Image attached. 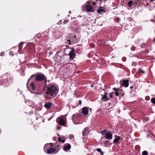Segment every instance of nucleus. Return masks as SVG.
<instances>
[{
    "label": "nucleus",
    "instance_id": "nucleus-4",
    "mask_svg": "<svg viewBox=\"0 0 155 155\" xmlns=\"http://www.w3.org/2000/svg\"><path fill=\"white\" fill-rule=\"evenodd\" d=\"M11 79L10 74L7 73L3 77V81L2 82L0 81V84L4 85L8 84L11 82Z\"/></svg>",
    "mask_w": 155,
    "mask_h": 155
},
{
    "label": "nucleus",
    "instance_id": "nucleus-11",
    "mask_svg": "<svg viewBox=\"0 0 155 155\" xmlns=\"http://www.w3.org/2000/svg\"><path fill=\"white\" fill-rule=\"evenodd\" d=\"M55 149L54 148H50L49 149H47V153H48V154H50L51 153H52L54 152L55 151Z\"/></svg>",
    "mask_w": 155,
    "mask_h": 155
},
{
    "label": "nucleus",
    "instance_id": "nucleus-43",
    "mask_svg": "<svg viewBox=\"0 0 155 155\" xmlns=\"http://www.w3.org/2000/svg\"><path fill=\"white\" fill-rule=\"evenodd\" d=\"M93 4L94 5H96V3H95V2H93Z\"/></svg>",
    "mask_w": 155,
    "mask_h": 155
},
{
    "label": "nucleus",
    "instance_id": "nucleus-12",
    "mask_svg": "<svg viewBox=\"0 0 155 155\" xmlns=\"http://www.w3.org/2000/svg\"><path fill=\"white\" fill-rule=\"evenodd\" d=\"M57 58H59V61H60L62 58V55L61 54V53L60 51H59L57 53Z\"/></svg>",
    "mask_w": 155,
    "mask_h": 155
},
{
    "label": "nucleus",
    "instance_id": "nucleus-40",
    "mask_svg": "<svg viewBox=\"0 0 155 155\" xmlns=\"http://www.w3.org/2000/svg\"><path fill=\"white\" fill-rule=\"evenodd\" d=\"M79 104H81V100H79Z\"/></svg>",
    "mask_w": 155,
    "mask_h": 155
},
{
    "label": "nucleus",
    "instance_id": "nucleus-14",
    "mask_svg": "<svg viewBox=\"0 0 155 155\" xmlns=\"http://www.w3.org/2000/svg\"><path fill=\"white\" fill-rule=\"evenodd\" d=\"M71 145L70 144H68L64 147V151H66L67 150H70L71 148Z\"/></svg>",
    "mask_w": 155,
    "mask_h": 155
},
{
    "label": "nucleus",
    "instance_id": "nucleus-19",
    "mask_svg": "<svg viewBox=\"0 0 155 155\" xmlns=\"http://www.w3.org/2000/svg\"><path fill=\"white\" fill-rule=\"evenodd\" d=\"M97 11L98 13H101L104 12V9H101V8H100L97 10Z\"/></svg>",
    "mask_w": 155,
    "mask_h": 155
},
{
    "label": "nucleus",
    "instance_id": "nucleus-30",
    "mask_svg": "<svg viewBox=\"0 0 155 155\" xmlns=\"http://www.w3.org/2000/svg\"><path fill=\"white\" fill-rule=\"evenodd\" d=\"M48 145H50V144H47L45 145L44 147V150H45V148H46V147L48 146Z\"/></svg>",
    "mask_w": 155,
    "mask_h": 155
},
{
    "label": "nucleus",
    "instance_id": "nucleus-26",
    "mask_svg": "<svg viewBox=\"0 0 155 155\" xmlns=\"http://www.w3.org/2000/svg\"><path fill=\"white\" fill-rule=\"evenodd\" d=\"M35 76V75L34 74H33V75H32L31 77L28 80V82H27V84L28 83L29 81L31 79V78L33 77L34 76Z\"/></svg>",
    "mask_w": 155,
    "mask_h": 155
},
{
    "label": "nucleus",
    "instance_id": "nucleus-25",
    "mask_svg": "<svg viewBox=\"0 0 155 155\" xmlns=\"http://www.w3.org/2000/svg\"><path fill=\"white\" fill-rule=\"evenodd\" d=\"M147 152L146 151H144L142 152V155H147Z\"/></svg>",
    "mask_w": 155,
    "mask_h": 155
},
{
    "label": "nucleus",
    "instance_id": "nucleus-44",
    "mask_svg": "<svg viewBox=\"0 0 155 155\" xmlns=\"http://www.w3.org/2000/svg\"><path fill=\"white\" fill-rule=\"evenodd\" d=\"M69 13L70 14V13H71V11H69Z\"/></svg>",
    "mask_w": 155,
    "mask_h": 155
},
{
    "label": "nucleus",
    "instance_id": "nucleus-46",
    "mask_svg": "<svg viewBox=\"0 0 155 155\" xmlns=\"http://www.w3.org/2000/svg\"><path fill=\"white\" fill-rule=\"evenodd\" d=\"M57 129H60V128H58V127H57Z\"/></svg>",
    "mask_w": 155,
    "mask_h": 155
},
{
    "label": "nucleus",
    "instance_id": "nucleus-45",
    "mask_svg": "<svg viewBox=\"0 0 155 155\" xmlns=\"http://www.w3.org/2000/svg\"><path fill=\"white\" fill-rule=\"evenodd\" d=\"M91 87H93V85H92L91 86Z\"/></svg>",
    "mask_w": 155,
    "mask_h": 155
},
{
    "label": "nucleus",
    "instance_id": "nucleus-33",
    "mask_svg": "<svg viewBox=\"0 0 155 155\" xmlns=\"http://www.w3.org/2000/svg\"><path fill=\"white\" fill-rule=\"evenodd\" d=\"M5 54V52H2L1 53H0V55L1 56H3Z\"/></svg>",
    "mask_w": 155,
    "mask_h": 155
},
{
    "label": "nucleus",
    "instance_id": "nucleus-23",
    "mask_svg": "<svg viewBox=\"0 0 155 155\" xmlns=\"http://www.w3.org/2000/svg\"><path fill=\"white\" fill-rule=\"evenodd\" d=\"M151 101L152 103L155 104V98H152Z\"/></svg>",
    "mask_w": 155,
    "mask_h": 155
},
{
    "label": "nucleus",
    "instance_id": "nucleus-5",
    "mask_svg": "<svg viewBox=\"0 0 155 155\" xmlns=\"http://www.w3.org/2000/svg\"><path fill=\"white\" fill-rule=\"evenodd\" d=\"M35 79L36 81H45V85H46L47 81V78L43 74H38L35 77Z\"/></svg>",
    "mask_w": 155,
    "mask_h": 155
},
{
    "label": "nucleus",
    "instance_id": "nucleus-22",
    "mask_svg": "<svg viewBox=\"0 0 155 155\" xmlns=\"http://www.w3.org/2000/svg\"><path fill=\"white\" fill-rule=\"evenodd\" d=\"M69 21V20L68 19H65L63 21L64 24H65L68 23Z\"/></svg>",
    "mask_w": 155,
    "mask_h": 155
},
{
    "label": "nucleus",
    "instance_id": "nucleus-13",
    "mask_svg": "<svg viewBox=\"0 0 155 155\" xmlns=\"http://www.w3.org/2000/svg\"><path fill=\"white\" fill-rule=\"evenodd\" d=\"M92 8L90 5H87L86 6V10L87 11L90 12L92 11Z\"/></svg>",
    "mask_w": 155,
    "mask_h": 155
},
{
    "label": "nucleus",
    "instance_id": "nucleus-9",
    "mask_svg": "<svg viewBox=\"0 0 155 155\" xmlns=\"http://www.w3.org/2000/svg\"><path fill=\"white\" fill-rule=\"evenodd\" d=\"M122 85L123 86H125L126 87H127L128 86L129 83H128V80H126L122 81Z\"/></svg>",
    "mask_w": 155,
    "mask_h": 155
},
{
    "label": "nucleus",
    "instance_id": "nucleus-21",
    "mask_svg": "<svg viewBox=\"0 0 155 155\" xmlns=\"http://www.w3.org/2000/svg\"><path fill=\"white\" fill-rule=\"evenodd\" d=\"M107 131V130H104L103 131H101V133L102 135H104L105 134V133H106Z\"/></svg>",
    "mask_w": 155,
    "mask_h": 155
},
{
    "label": "nucleus",
    "instance_id": "nucleus-3",
    "mask_svg": "<svg viewBox=\"0 0 155 155\" xmlns=\"http://www.w3.org/2000/svg\"><path fill=\"white\" fill-rule=\"evenodd\" d=\"M64 53L65 55H69L70 59H73L75 56L74 49L72 48H66L64 49Z\"/></svg>",
    "mask_w": 155,
    "mask_h": 155
},
{
    "label": "nucleus",
    "instance_id": "nucleus-27",
    "mask_svg": "<svg viewBox=\"0 0 155 155\" xmlns=\"http://www.w3.org/2000/svg\"><path fill=\"white\" fill-rule=\"evenodd\" d=\"M118 92V91H117L115 92V94L116 96H118L119 94Z\"/></svg>",
    "mask_w": 155,
    "mask_h": 155
},
{
    "label": "nucleus",
    "instance_id": "nucleus-34",
    "mask_svg": "<svg viewBox=\"0 0 155 155\" xmlns=\"http://www.w3.org/2000/svg\"><path fill=\"white\" fill-rule=\"evenodd\" d=\"M90 46L92 48H94V44H90Z\"/></svg>",
    "mask_w": 155,
    "mask_h": 155
},
{
    "label": "nucleus",
    "instance_id": "nucleus-41",
    "mask_svg": "<svg viewBox=\"0 0 155 155\" xmlns=\"http://www.w3.org/2000/svg\"><path fill=\"white\" fill-rule=\"evenodd\" d=\"M101 154L103 155L104 154V153L102 152H101Z\"/></svg>",
    "mask_w": 155,
    "mask_h": 155
},
{
    "label": "nucleus",
    "instance_id": "nucleus-39",
    "mask_svg": "<svg viewBox=\"0 0 155 155\" xmlns=\"http://www.w3.org/2000/svg\"><path fill=\"white\" fill-rule=\"evenodd\" d=\"M53 53H52V52L51 51H50V52H49V54H50V55H51Z\"/></svg>",
    "mask_w": 155,
    "mask_h": 155
},
{
    "label": "nucleus",
    "instance_id": "nucleus-47",
    "mask_svg": "<svg viewBox=\"0 0 155 155\" xmlns=\"http://www.w3.org/2000/svg\"><path fill=\"white\" fill-rule=\"evenodd\" d=\"M55 138H53L54 139H55Z\"/></svg>",
    "mask_w": 155,
    "mask_h": 155
},
{
    "label": "nucleus",
    "instance_id": "nucleus-17",
    "mask_svg": "<svg viewBox=\"0 0 155 155\" xmlns=\"http://www.w3.org/2000/svg\"><path fill=\"white\" fill-rule=\"evenodd\" d=\"M23 44V43L21 42L20 43L19 46V50L20 51L22 48V45Z\"/></svg>",
    "mask_w": 155,
    "mask_h": 155
},
{
    "label": "nucleus",
    "instance_id": "nucleus-6",
    "mask_svg": "<svg viewBox=\"0 0 155 155\" xmlns=\"http://www.w3.org/2000/svg\"><path fill=\"white\" fill-rule=\"evenodd\" d=\"M59 123L62 125H64L65 124V117L62 116L59 118Z\"/></svg>",
    "mask_w": 155,
    "mask_h": 155
},
{
    "label": "nucleus",
    "instance_id": "nucleus-51",
    "mask_svg": "<svg viewBox=\"0 0 155 155\" xmlns=\"http://www.w3.org/2000/svg\"><path fill=\"white\" fill-rule=\"evenodd\" d=\"M154 32H155V30H154Z\"/></svg>",
    "mask_w": 155,
    "mask_h": 155
},
{
    "label": "nucleus",
    "instance_id": "nucleus-37",
    "mask_svg": "<svg viewBox=\"0 0 155 155\" xmlns=\"http://www.w3.org/2000/svg\"><path fill=\"white\" fill-rule=\"evenodd\" d=\"M133 3V2L132 1H130V2H128V4L130 5L131 4H132Z\"/></svg>",
    "mask_w": 155,
    "mask_h": 155
},
{
    "label": "nucleus",
    "instance_id": "nucleus-24",
    "mask_svg": "<svg viewBox=\"0 0 155 155\" xmlns=\"http://www.w3.org/2000/svg\"><path fill=\"white\" fill-rule=\"evenodd\" d=\"M69 138L70 139H73L74 138V136L73 135H70L69 136Z\"/></svg>",
    "mask_w": 155,
    "mask_h": 155
},
{
    "label": "nucleus",
    "instance_id": "nucleus-28",
    "mask_svg": "<svg viewBox=\"0 0 155 155\" xmlns=\"http://www.w3.org/2000/svg\"><path fill=\"white\" fill-rule=\"evenodd\" d=\"M9 54L11 56L14 55V53L12 51H10L9 52Z\"/></svg>",
    "mask_w": 155,
    "mask_h": 155
},
{
    "label": "nucleus",
    "instance_id": "nucleus-32",
    "mask_svg": "<svg viewBox=\"0 0 155 155\" xmlns=\"http://www.w3.org/2000/svg\"><path fill=\"white\" fill-rule=\"evenodd\" d=\"M97 151L99 152H101V148H98L97 149Z\"/></svg>",
    "mask_w": 155,
    "mask_h": 155
},
{
    "label": "nucleus",
    "instance_id": "nucleus-48",
    "mask_svg": "<svg viewBox=\"0 0 155 155\" xmlns=\"http://www.w3.org/2000/svg\"><path fill=\"white\" fill-rule=\"evenodd\" d=\"M55 138H53L54 139H55Z\"/></svg>",
    "mask_w": 155,
    "mask_h": 155
},
{
    "label": "nucleus",
    "instance_id": "nucleus-2",
    "mask_svg": "<svg viewBox=\"0 0 155 155\" xmlns=\"http://www.w3.org/2000/svg\"><path fill=\"white\" fill-rule=\"evenodd\" d=\"M88 108L87 107H84L82 109L80 114L73 115L72 118L73 120L74 119L75 120H78L79 118L82 117V115H81V114H83L84 115L86 116L88 114Z\"/></svg>",
    "mask_w": 155,
    "mask_h": 155
},
{
    "label": "nucleus",
    "instance_id": "nucleus-8",
    "mask_svg": "<svg viewBox=\"0 0 155 155\" xmlns=\"http://www.w3.org/2000/svg\"><path fill=\"white\" fill-rule=\"evenodd\" d=\"M105 137L107 139L111 140L112 138V135L110 133L107 132Z\"/></svg>",
    "mask_w": 155,
    "mask_h": 155
},
{
    "label": "nucleus",
    "instance_id": "nucleus-36",
    "mask_svg": "<svg viewBox=\"0 0 155 155\" xmlns=\"http://www.w3.org/2000/svg\"><path fill=\"white\" fill-rule=\"evenodd\" d=\"M62 23V21H60L59 22L57 23V24L58 25H60Z\"/></svg>",
    "mask_w": 155,
    "mask_h": 155
},
{
    "label": "nucleus",
    "instance_id": "nucleus-16",
    "mask_svg": "<svg viewBox=\"0 0 155 155\" xmlns=\"http://www.w3.org/2000/svg\"><path fill=\"white\" fill-rule=\"evenodd\" d=\"M30 87H31L32 89L34 91L35 90V85L32 82L31 83V85Z\"/></svg>",
    "mask_w": 155,
    "mask_h": 155
},
{
    "label": "nucleus",
    "instance_id": "nucleus-18",
    "mask_svg": "<svg viewBox=\"0 0 155 155\" xmlns=\"http://www.w3.org/2000/svg\"><path fill=\"white\" fill-rule=\"evenodd\" d=\"M64 139V138H63L62 139L61 137H59L58 138V140L59 141L61 142L62 143H64L65 142V140Z\"/></svg>",
    "mask_w": 155,
    "mask_h": 155
},
{
    "label": "nucleus",
    "instance_id": "nucleus-1",
    "mask_svg": "<svg viewBox=\"0 0 155 155\" xmlns=\"http://www.w3.org/2000/svg\"><path fill=\"white\" fill-rule=\"evenodd\" d=\"M46 94L51 99L55 97L58 92V89L56 86L53 84H49L46 86Z\"/></svg>",
    "mask_w": 155,
    "mask_h": 155
},
{
    "label": "nucleus",
    "instance_id": "nucleus-42",
    "mask_svg": "<svg viewBox=\"0 0 155 155\" xmlns=\"http://www.w3.org/2000/svg\"><path fill=\"white\" fill-rule=\"evenodd\" d=\"M153 41H154V42H155V38H153Z\"/></svg>",
    "mask_w": 155,
    "mask_h": 155
},
{
    "label": "nucleus",
    "instance_id": "nucleus-31",
    "mask_svg": "<svg viewBox=\"0 0 155 155\" xmlns=\"http://www.w3.org/2000/svg\"><path fill=\"white\" fill-rule=\"evenodd\" d=\"M113 89L115 91H119V89L115 87H114Z\"/></svg>",
    "mask_w": 155,
    "mask_h": 155
},
{
    "label": "nucleus",
    "instance_id": "nucleus-50",
    "mask_svg": "<svg viewBox=\"0 0 155 155\" xmlns=\"http://www.w3.org/2000/svg\"><path fill=\"white\" fill-rule=\"evenodd\" d=\"M74 123L75 124H76L75 123H74Z\"/></svg>",
    "mask_w": 155,
    "mask_h": 155
},
{
    "label": "nucleus",
    "instance_id": "nucleus-10",
    "mask_svg": "<svg viewBox=\"0 0 155 155\" xmlns=\"http://www.w3.org/2000/svg\"><path fill=\"white\" fill-rule=\"evenodd\" d=\"M52 106V103L51 102L46 103L45 104V107L47 109H49Z\"/></svg>",
    "mask_w": 155,
    "mask_h": 155
},
{
    "label": "nucleus",
    "instance_id": "nucleus-20",
    "mask_svg": "<svg viewBox=\"0 0 155 155\" xmlns=\"http://www.w3.org/2000/svg\"><path fill=\"white\" fill-rule=\"evenodd\" d=\"M101 99L104 101H107V99L106 98V96L105 95H104L101 98Z\"/></svg>",
    "mask_w": 155,
    "mask_h": 155
},
{
    "label": "nucleus",
    "instance_id": "nucleus-29",
    "mask_svg": "<svg viewBox=\"0 0 155 155\" xmlns=\"http://www.w3.org/2000/svg\"><path fill=\"white\" fill-rule=\"evenodd\" d=\"M113 93H111L110 94L109 97L111 98H112L113 97Z\"/></svg>",
    "mask_w": 155,
    "mask_h": 155
},
{
    "label": "nucleus",
    "instance_id": "nucleus-35",
    "mask_svg": "<svg viewBox=\"0 0 155 155\" xmlns=\"http://www.w3.org/2000/svg\"><path fill=\"white\" fill-rule=\"evenodd\" d=\"M139 71H140V72H142L143 73H145L144 71H143V70H141V69H139Z\"/></svg>",
    "mask_w": 155,
    "mask_h": 155
},
{
    "label": "nucleus",
    "instance_id": "nucleus-38",
    "mask_svg": "<svg viewBox=\"0 0 155 155\" xmlns=\"http://www.w3.org/2000/svg\"><path fill=\"white\" fill-rule=\"evenodd\" d=\"M91 3V1H88L87 2V3L88 4H90Z\"/></svg>",
    "mask_w": 155,
    "mask_h": 155
},
{
    "label": "nucleus",
    "instance_id": "nucleus-7",
    "mask_svg": "<svg viewBox=\"0 0 155 155\" xmlns=\"http://www.w3.org/2000/svg\"><path fill=\"white\" fill-rule=\"evenodd\" d=\"M90 131V130L89 127H86L85 128L82 132V135L83 136H84L87 135Z\"/></svg>",
    "mask_w": 155,
    "mask_h": 155
},
{
    "label": "nucleus",
    "instance_id": "nucleus-15",
    "mask_svg": "<svg viewBox=\"0 0 155 155\" xmlns=\"http://www.w3.org/2000/svg\"><path fill=\"white\" fill-rule=\"evenodd\" d=\"M120 139V137L119 136L117 137L114 140V142L117 143L118 142V141Z\"/></svg>",
    "mask_w": 155,
    "mask_h": 155
},
{
    "label": "nucleus",
    "instance_id": "nucleus-49",
    "mask_svg": "<svg viewBox=\"0 0 155 155\" xmlns=\"http://www.w3.org/2000/svg\"><path fill=\"white\" fill-rule=\"evenodd\" d=\"M58 136H59V134H58Z\"/></svg>",
    "mask_w": 155,
    "mask_h": 155
}]
</instances>
